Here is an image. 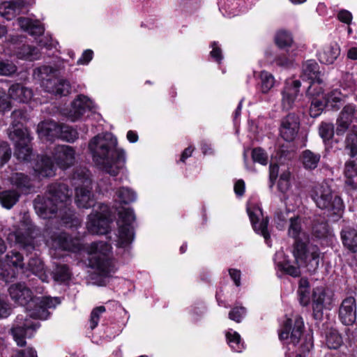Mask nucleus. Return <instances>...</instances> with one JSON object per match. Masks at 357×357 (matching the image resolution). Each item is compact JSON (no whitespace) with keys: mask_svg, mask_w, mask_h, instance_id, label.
I'll return each instance as SVG.
<instances>
[{"mask_svg":"<svg viewBox=\"0 0 357 357\" xmlns=\"http://www.w3.org/2000/svg\"><path fill=\"white\" fill-rule=\"evenodd\" d=\"M93 162L111 176H116L126 162V151L118 146L117 138L110 132L98 134L89 142Z\"/></svg>","mask_w":357,"mask_h":357,"instance_id":"f257e3e1","label":"nucleus"},{"mask_svg":"<svg viewBox=\"0 0 357 357\" xmlns=\"http://www.w3.org/2000/svg\"><path fill=\"white\" fill-rule=\"evenodd\" d=\"M52 241V246L56 250L73 252L84 250L88 255V268H109L114 266L112 247L106 242H93L84 248L79 238H72L63 232L54 236Z\"/></svg>","mask_w":357,"mask_h":357,"instance_id":"f03ea898","label":"nucleus"},{"mask_svg":"<svg viewBox=\"0 0 357 357\" xmlns=\"http://www.w3.org/2000/svg\"><path fill=\"white\" fill-rule=\"evenodd\" d=\"M71 192L64 183H54L49 186L47 197L38 196L34 199L36 213L43 219L55 217L57 213L63 223L68 224L71 218L65 217L68 203L70 201Z\"/></svg>","mask_w":357,"mask_h":357,"instance_id":"7ed1b4c3","label":"nucleus"},{"mask_svg":"<svg viewBox=\"0 0 357 357\" xmlns=\"http://www.w3.org/2000/svg\"><path fill=\"white\" fill-rule=\"evenodd\" d=\"M281 341L286 340L289 352L285 357H307L314 347L311 334H304V322L301 317H297L293 321L287 319L278 333Z\"/></svg>","mask_w":357,"mask_h":357,"instance_id":"20e7f679","label":"nucleus"},{"mask_svg":"<svg viewBox=\"0 0 357 357\" xmlns=\"http://www.w3.org/2000/svg\"><path fill=\"white\" fill-rule=\"evenodd\" d=\"M288 234L295 239L294 255L298 266H323V259L317 246L307 244V236L302 229L301 218L293 215L289 222Z\"/></svg>","mask_w":357,"mask_h":357,"instance_id":"39448f33","label":"nucleus"},{"mask_svg":"<svg viewBox=\"0 0 357 357\" xmlns=\"http://www.w3.org/2000/svg\"><path fill=\"white\" fill-rule=\"evenodd\" d=\"M13 130L9 133V138L14 142L15 155L22 160H29L31 155V137L27 129L17 127L26 118V113L22 109L15 110L12 114Z\"/></svg>","mask_w":357,"mask_h":357,"instance_id":"423d86ee","label":"nucleus"},{"mask_svg":"<svg viewBox=\"0 0 357 357\" xmlns=\"http://www.w3.org/2000/svg\"><path fill=\"white\" fill-rule=\"evenodd\" d=\"M310 196L319 208L326 210L331 215L337 218L342 216L344 208L343 202L338 195L333 192L327 183H322L314 186Z\"/></svg>","mask_w":357,"mask_h":357,"instance_id":"0eeeda50","label":"nucleus"},{"mask_svg":"<svg viewBox=\"0 0 357 357\" xmlns=\"http://www.w3.org/2000/svg\"><path fill=\"white\" fill-rule=\"evenodd\" d=\"M73 185L75 188V202L78 207L89 208L96 205V200L91 191L92 181L88 170H77L73 176Z\"/></svg>","mask_w":357,"mask_h":357,"instance_id":"6e6552de","label":"nucleus"},{"mask_svg":"<svg viewBox=\"0 0 357 357\" xmlns=\"http://www.w3.org/2000/svg\"><path fill=\"white\" fill-rule=\"evenodd\" d=\"M35 227L29 218L24 215L19 224L14 225L8 234L7 239L10 243L23 248L33 247Z\"/></svg>","mask_w":357,"mask_h":357,"instance_id":"1a4fd4ad","label":"nucleus"},{"mask_svg":"<svg viewBox=\"0 0 357 357\" xmlns=\"http://www.w3.org/2000/svg\"><path fill=\"white\" fill-rule=\"evenodd\" d=\"M119 234L117 246L120 248L128 247L134 239V230L132 223L135 216L132 209L123 208L119 212Z\"/></svg>","mask_w":357,"mask_h":357,"instance_id":"9d476101","label":"nucleus"},{"mask_svg":"<svg viewBox=\"0 0 357 357\" xmlns=\"http://www.w3.org/2000/svg\"><path fill=\"white\" fill-rule=\"evenodd\" d=\"M346 149L349 151V159L344 167L345 183L351 189L357 188V137L351 135L346 139Z\"/></svg>","mask_w":357,"mask_h":357,"instance_id":"9b49d317","label":"nucleus"},{"mask_svg":"<svg viewBox=\"0 0 357 357\" xmlns=\"http://www.w3.org/2000/svg\"><path fill=\"white\" fill-rule=\"evenodd\" d=\"M100 211L89 215L86 227L93 234H105L107 233L111 222L108 206L103 204H98Z\"/></svg>","mask_w":357,"mask_h":357,"instance_id":"f8f14e48","label":"nucleus"},{"mask_svg":"<svg viewBox=\"0 0 357 357\" xmlns=\"http://www.w3.org/2000/svg\"><path fill=\"white\" fill-rule=\"evenodd\" d=\"M60 303L59 297L37 296L35 298L33 305H29L26 310L33 319H47L50 314L48 309L55 308Z\"/></svg>","mask_w":357,"mask_h":357,"instance_id":"ddd939ff","label":"nucleus"},{"mask_svg":"<svg viewBox=\"0 0 357 357\" xmlns=\"http://www.w3.org/2000/svg\"><path fill=\"white\" fill-rule=\"evenodd\" d=\"M247 211L254 230L261 234L269 245L270 234L267 229L268 220L264 217L261 208L259 206L249 204Z\"/></svg>","mask_w":357,"mask_h":357,"instance_id":"4468645a","label":"nucleus"},{"mask_svg":"<svg viewBox=\"0 0 357 357\" xmlns=\"http://www.w3.org/2000/svg\"><path fill=\"white\" fill-rule=\"evenodd\" d=\"M332 298L328 291L324 287L313 288L312 292V317L317 321H321L324 316V309L331 303Z\"/></svg>","mask_w":357,"mask_h":357,"instance_id":"2eb2a0df","label":"nucleus"},{"mask_svg":"<svg viewBox=\"0 0 357 357\" xmlns=\"http://www.w3.org/2000/svg\"><path fill=\"white\" fill-rule=\"evenodd\" d=\"M8 292L11 299L17 304L28 309L33 305L37 296L33 294L32 290L24 283H16L8 288Z\"/></svg>","mask_w":357,"mask_h":357,"instance_id":"dca6fc26","label":"nucleus"},{"mask_svg":"<svg viewBox=\"0 0 357 357\" xmlns=\"http://www.w3.org/2000/svg\"><path fill=\"white\" fill-rule=\"evenodd\" d=\"M330 325L328 321L322 323L321 326L319 323H316L320 335L324 336V342L327 348L336 350L344 344L343 337L337 329Z\"/></svg>","mask_w":357,"mask_h":357,"instance_id":"f3484780","label":"nucleus"},{"mask_svg":"<svg viewBox=\"0 0 357 357\" xmlns=\"http://www.w3.org/2000/svg\"><path fill=\"white\" fill-rule=\"evenodd\" d=\"M300 121L298 116L290 113L281 120L280 126V135L287 142L294 141L299 130Z\"/></svg>","mask_w":357,"mask_h":357,"instance_id":"a211bd4d","label":"nucleus"},{"mask_svg":"<svg viewBox=\"0 0 357 357\" xmlns=\"http://www.w3.org/2000/svg\"><path fill=\"white\" fill-rule=\"evenodd\" d=\"M96 107L93 100L84 95H79L73 101L71 107L66 114L71 121H75L81 118L86 111L92 110Z\"/></svg>","mask_w":357,"mask_h":357,"instance_id":"6ab92c4d","label":"nucleus"},{"mask_svg":"<svg viewBox=\"0 0 357 357\" xmlns=\"http://www.w3.org/2000/svg\"><path fill=\"white\" fill-rule=\"evenodd\" d=\"M301 86L299 80L288 79L286 81L284 87L281 92V106L284 110H289L294 107Z\"/></svg>","mask_w":357,"mask_h":357,"instance_id":"aec40b11","label":"nucleus"},{"mask_svg":"<svg viewBox=\"0 0 357 357\" xmlns=\"http://www.w3.org/2000/svg\"><path fill=\"white\" fill-rule=\"evenodd\" d=\"M53 158L57 166L66 169L74 164L75 151L70 146L59 145L54 148Z\"/></svg>","mask_w":357,"mask_h":357,"instance_id":"412c9836","label":"nucleus"},{"mask_svg":"<svg viewBox=\"0 0 357 357\" xmlns=\"http://www.w3.org/2000/svg\"><path fill=\"white\" fill-rule=\"evenodd\" d=\"M339 319L345 326L352 325L356 319V303L353 296L344 298L339 308Z\"/></svg>","mask_w":357,"mask_h":357,"instance_id":"4be33fe9","label":"nucleus"},{"mask_svg":"<svg viewBox=\"0 0 357 357\" xmlns=\"http://www.w3.org/2000/svg\"><path fill=\"white\" fill-rule=\"evenodd\" d=\"M306 94L311 98L310 114L312 117L315 118L320 115L324 109L327 107L326 100L322 98L323 90L321 87L315 88L314 86L310 85Z\"/></svg>","mask_w":357,"mask_h":357,"instance_id":"5701e85b","label":"nucleus"},{"mask_svg":"<svg viewBox=\"0 0 357 357\" xmlns=\"http://www.w3.org/2000/svg\"><path fill=\"white\" fill-rule=\"evenodd\" d=\"M356 112L357 107L353 104H348L343 107L336 122L337 135H342L347 130Z\"/></svg>","mask_w":357,"mask_h":357,"instance_id":"b1692460","label":"nucleus"},{"mask_svg":"<svg viewBox=\"0 0 357 357\" xmlns=\"http://www.w3.org/2000/svg\"><path fill=\"white\" fill-rule=\"evenodd\" d=\"M37 328L36 324L26 321L20 325L13 326L11 334L19 347H24L26 344V338L30 337L29 333L36 331Z\"/></svg>","mask_w":357,"mask_h":357,"instance_id":"393cba45","label":"nucleus"},{"mask_svg":"<svg viewBox=\"0 0 357 357\" xmlns=\"http://www.w3.org/2000/svg\"><path fill=\"white\" fill-rule=\"evenodd\" d=\"M301 77L303 79L310 80L312 82L311 85L315 88L319 87L315 85V83L320 84L322 82L319 66L314 60H308L303 64Z\"/></svg>","mask_w":357,"mask_h":357,"instance_id":"a878e982","label":"nucleus"},{"mask_svg":"<svg viewBox=\"0 0 357 357\" xmlns=\"http://www.w3.org/2000/svg\"><path fill=\"white\" fill-rule=\"evenodd\" d=\"M33 168L36 176L39 178L51 177L55 174L56 169L54 164L50 158L45 155L38 158Z\"/></svg>","mask_w":357,"mask_h":357,"instance_id":"bb28decb","label":"nucleus"},{"mask_svg":"<svg viewBox=\"0 0 357 357\" xmlns=\"http://www.w3.org/2000/svg\"><path fill=\"white\" fill-rule=\"evenodd\" d=\"M61 124H58L54 121L47 120L41 122L38 126V132L41 139L53 140L58 138Z\"/></svg>","mask_w":357,"mask_h":357,"instance_id":"cd10ccee","label":"nucleus"},{"mask_svg":"<svg viewBox=\"0 0 357 357\" xmlns=\"http://www.w3.org/2000/svg\"><path fill=\"white\" fill-rule=\"evenodd\" d=\"M343 246L351 252L357 251V230L351 226H344L340 231Z\"/></svg>","mask_w":357,"mask_h":357,"instance_id":"c85d7f7f","label":"nucleus"},{"mask_svg":"<svg viewBox=\"0 0 357 357\" xmlns=\"http://www.w3.org/2000/svg\"><path fill=\"white\" fill-rule=\"evenodd\" d=\"M340 54V48L337 43H331L324 46L319 52L318 57L321 63L332 64Z\"/></svg>","mask_w":357,"mask_h":357,"instance_id":"c756f323","label":"nucleus"},{"mask_svg":"<svg viewBox=\"0 0 357 357\" xmlns=\"http://www.w3.org/2000/svg\"><path fill=\"white\" fill-rule=\"evenodd\" d=\"M45 89L51 93L66 96L70 91V84L66 79H54V80L47 82Z\"/></svg>","mask_w":357,"mask_h":357,"instance_id":"7c9ffc66","label":"nucleus"},{"mask_svg":"<svg viewBox=\"0 0 357 357\" xmlns=\"http://www.w3.org/2000/svg\"><path fill=\"white\" fill-rule=\"evenodd\" d=\"M8 94L10 98L20 102H27L33 96L31 89L20 84H13L8 89Z\"/></svg>","mask_w":357,"mask_h":357,"instance_id":"2f4dec72","label":"nucleus"},{"mask_svg":"<svg viewBox=\"0 0 357 357\" xmlns=\"http://www.w3.org/2000/svg\"><path fill=\"white\" fill-rule=\"evenodd\" d=\"M22 6V2L20 0L2 2L0 4V15L10 20L20 13Z\"/></svg>","mask_w":357,"mask_h":357,"instance_id":"473e14b6","label":"nucleus"},{"mask_svg":"<svg viewBox=\"0 0 357 357\" xmlns=\"http://www.w3.org/2000/svg\"><path fill=\"white\" fill-rule=\"evenodd\" d=\"M18 26L31 36H40L44 32V26L38 20L20 17L17 19Z\"/></svg>","mask_w":357,"mask_h":357,"instance_id":"72a5a7b5","label":"nucleus"},{"mask_svg":"<svg viewBox=\"0 0 357 357\" xmlns=\"http://www.w3.org/2000/svg\"><path fill=\"white\" fill-rule=\"evenodd\" d=\"M117 269H93L89 275V280L98 286H106Z\"/></svg>","mask_w":357,"mask_h":357,"instance_id":"f704fd0d","label":"nucleus"},{"mask_svg":"<svg viewBox=\"0 0 357 357\" xmlns=\"http://www.w3.org/2000/svg\"><path fill=\"white\" fill-rule=\"evenodd\" d=\"M8 179L13 185L15 186L22 192L27 193L33 187L31 179L22 173H13Z\"/></svg>","mask_w":357,"mask_h":357,"instance_id":"c9c22d12","label":"nucleus"},{"mask_svg":"<svg viewBox=\"0 0 357 357\" xmlns=\"http://www.w3.org/2000/svg\"><path fill=\"white\" fill-rule=\"evenodd\" d=\"M347 96V93H342L339 89H335L331 90L327 94L322 95V98L326 100L327 107L338 109Z\"/></svg>","mask_w":357,"mask_h":357,"instance_id":"e433bc0d","label":"nucleus"},{"mask_svg":"<svg viewBox=\"0 0 357 357\" xmlns=\"http://www.w3.org/2000/svg\"><path fill=\"white\" fill-rule=\"evenodd\" d=\"M321 159L318 153L310 150H305L300 155V160L303 167L307 170H312L317 167Z\"/></svg>","mask_w":357,"mask_h":357,"instance_id":"4c0bfd02","label":"nucleus"},{"mask_svg":"<svg viewBox=\"0 0 357 357\" xmlns=\"http://www.w3.org/2000/svg\"><path fill=\"white\" fill-rule=\"evenodd\" d=\"M57 70L50 66H41L36 68L33 71V77L36 79L42 82V86L45 88V85L47 81L54 80V77L56 75Z\"/></svg>","mask_w":357,"mask_h":357,"instance_id":"58836bf2","label":"nucleus"},{"mask_svg":"<svg viewBox=\"0 0 357 357\" xmlns=\"http://www.w3.org/2000/svg\"><path fill=\"white\" fill-rule=\"evenodd\" d=\"M116 200L120 203L128 204L135 202L137 199L135 192L128 187H121L115 192Z\"/></svg>","mask_w":357,"mask_h":357,"instance_id":"ea45409f","label":"nucleus"},{"mask_svg":"<svg viewBox=\"0 0 357 357\" xmlns=\"http://www.w3.org/2000/svg\"><path fill=\"white\" fill-rule=\"evenodd\" d=\"M259 79L260 91L264 94L268 93L275 86V79L274 76L266 70H262L259 73Z\"/></svg>","mask_w":357,"mask_h":357,"instance_id":"a19ab883","label":"nucleus"},{"mask_svg":"<svg viewBox=\"0 0 357 357\" xmlns=\"http://www.w3.org/2000/svg\"><path fill=\"white\" fill-rule=\"evenodd\" d=\"M39 50L30 45H23L16 53V56L20 59L33 61L40 58Z\"/></svg>","mask_w":357,"mask_h":357,"instance_id":"79ce46f5","label":"nucleus"},{"mask_svg":"<svg viewBox=\"0 0 357 357\" xmlns=\"http://www.w3.org/2000/svg\"><path fill=\"white\" fill-rule=\"evenodd\" d=\"M20 195L15 190H3L0 192V203L3 207L10 209L18 201Z\"/></svg>","mask_w":357,"mask_h":357,"instance_id":"37998d69","label":"nucleus"},{"mask_svg":"<svg viewBox=\"0 0 357 357\" xmlns=\"http://www.w3.org/2000/svg\"><path fill=\"white\" fill-rule=\"evenodd\" d=\"M291 212L287 208L278 210L275 213L274 223L276 227L280 229H284L292 218Z\"/></svg>","mask_w":357,"mask_h":357,"instance_id":"c03bdc74","label":"nucleus"},{"mask_svg":"<svg viewBox=\"0 0 357 357\" xmlns=\"http://www.w3.org/2000/svg\"><path fill=\"white\" fill-rule=\"evenodd\" d=\"M71 269H53L51 273L55 282L59 284L68 285L73 278Z\"/></svg>","mask_w":357,"mask_h":357,"instance_id":"a18cd8bd","label":"nucleus"},{"mask_svg":"<svg viewBox=\"0 0 357 357\" xmlns=\"http://www.w3.org/2000/svg\"><path fill=\"white\" fill-rule=\"evenodd\" d=\"M58 138L68 142H73L78 138V133L73 128L66 125H61Z\"/></svg>","mask_w":357,"mask_h":357,"instance_id":"49530a36","label":"nucleus"},{"mask_svg":"<svg viewBox=\"0 0 357 357\" xmlns=\"http://www.w3.org/2000/svg\"><path fill=\"white\" fill-rule=\"evenodd\" d=\"M275 43L280 48L291 47L293 43L292 36L286 31H278L275 36Z\"/></svg>","mask_w":357,"mask_h":357,"instance_id":"de8ad7c7","label":"nucleus"},{"mask_svg":"<svg viewBox=\"0 0 357 357\" xmlns=\"http://www.w3.org/2000/svg\"><path fill=\"white\" fill-rule=\"evenodd\" d=\"M5 263L8 266L23 268V257L18 252H10L6 255Z\"/></svg>","mask_w":357,"mask_h":357,"instance_id":"09e8293b","label":"nucleus"},{"mask_svg":"<svg viewBox=\"0 0 357 357\" xmlns=\"http://www.w3.org/2000/svg\"><path fill=\"white\" fill-rule=\"evenodd\" d=\"M290 178L291 173L288 169H285L280 173L278 188L281 192L286 193L289 190L291 185Z\"/></svg>","mask_w":357,"mask_h":357,"instance_id":"8fccbe9b","label":"nucleus"},{"mask_svg":"<svg viewBox=\"0 0 357 357\" xmlns=\"http://www.w3.org/2000/svg\"><path fill=\"white\" fill-rule=\"evenodd\" d=\"M227 344L236 351H241L242 343L241 335L236 331L233 333L227 332L226 333Z\"/></svg>","mask_w":357,"mask_h":357,"instance_id":"3c124183","label":"nucleus"},{"mask_svg":"<svg viewBox=\"0 0 357 357\" xmlns=\"http://www.w3.org/2000/svg\"><path fill=\"white\" fill-rule=\"evenodd\" d=\"M313 235L318 238H325L331 236V231L326 222L316 224L312 228Z\"/></svg>","mask_w":357,"mask_h":357,"instance_id":"603ef678","label":"nucleus"},{"mask_svg":"<svg viewBox=\"0 0 357 357\" xmlns=\"http://www.w3.org/2000/svg\"><path fill=\"white\" fill-rule=\"evenodd\" d=\"M340 86L344 91H347V94L354 92L356 84L353 75L348 73L344 74L340 81Z\"/></svg>","mask_w":357,"mask_h":357,"instance_id":"864d4df0","label":"nucleus"},{"mask_svg":"<svg viewBox=\"0 0 357 357\" xmlns=\"http://www.w3.org/2000/svg\"><path fill=\"white\" fill-rule=\"evenodd\" d=\"M17 70V66L12 61H0V76H11Z\"/></svg>","mask_w":357,"mask_h":357,"instance_id":"5fc2aeb1","label":"nucleus"},{"mask_svg":"<svg viewBox=\"0 0 357 357\" xmlns=\"http://www.w3.org/2000/svg\"><path fill=\"white\" fill-rule=\"evenodd\" d=\"M105 311L106 308L103 305H100L93 309L90 315V328L92 330L98 326L100 315Z\"/></svg>","mask_w":357,"mask_h":357,"instance_id":"6e6d98bb","label":"nucleus"},{"mask_svg":"<svg viewBox=\"0 0 357 357\" xmlns=\"http://www.w3.org/2000/svg\"><path fill=\"white\" fill-rule=\"evenodd\" d=\"M319 133L324 141L331 139L334 134L333 125L328 123H322L319 126Z\"/></svg>","mask_w":357,"mask_h":357,"instance_id":"4d7b16f0","label":"nucleus"},{"mask_svg":"<svg viewBox=\"0 0 357 357\" xmlns=\"http://www.w3.org/2000/svg\"><path fill=\"white\" fill-rule=\"evenodd\" d=\"M246 314V309L244 307H234L229 312V318L236 323L241 322Z\"/></svg>","mask_w":357,"mask_h":357,"instance_id":"13d9d810","label":"nucleus"},{"mask_svg":"<svg viewBox=\"0 0 357 357\" xmlns=\"http://www.w3.org/2000/svg\"><path fill=\"white\" fill-rule=\"evenodd\" d=\"M19 269H0V280L6 283L13 282L17 276Z\"/></svg>","mask_w":357,"mask_h":357,"instance_id":"bf43d9fd","label":"nucleus"},{"mask_svg":"<svg viewBox=\"0 0 357 357\" xmlns=\"http://www.w3.org/2000/svg\"><path fill=\"white\" fill-rule=\"evenodd\" d=\"M252 158L254 162L266 165L268 162V155L261 148L254 149L252 151Z\"/></svg>","mask_w":357,"mask_h":357,"instance_id":"052dcab7","label":"nucleus"},{"mask_svg":"<svg viewBox=\"0 0 357 357\" xmlns=\"http://www.w3.org/2000/svg\"><path fill=\"white\" fill-rule=\"evenodd\" d=\"M11 150L7 142L0 144V165L6 163L10 158Z\"/></svg>","mask_w":357,"mask_h":357,"instance_id":"680f3d73","label":"nucleus"},{"mask_svg":"<svg viewBox=\"0 0 357 357\" xmlns=\"http://www.w3.org/2000/svg\"><path fill=\"white\" fill-rule=\"evenodd\" d=\"M297 294L300 305L303 307H307L312 299V296L310 297V289H298Z\"/></svg>","mask_w":357,"mask_h":357,"instance_id":"e2e57ef3","label":"nucleus"},{"mask_svg":"<svg viewBox=\"0 0 357 357\" xmlns=\"http://www.w3.org/2000/svg\"><path fill=\"white\" fill-rule=\"evenodd\" d=\"M337 20L347 25L351 24L353 20V15L352 13L346 9H340L337 13Z\"/></svg>","mask_w":357,"mask_h":357,"instance_id":"0e129e2a","label":"nucleus"},{"mask_svg":"<svg viewBox=\"0 0 357 357\" xmlns=\"http://www.w3.org/2000/svg\"><path fill=\"white\" fill-rule=\"evenodd\" d=\"M10 109V101L7 98L5 91L0 89V112H5Z\"/></svg>","mask_w":357,"mask_h":357,"instance_id":"69168bd1","label":"nucleus"},{"mask_svg":"<svg viewBox=\"0 0 357 357\" xmlns=\"http://www.w3.org/2000/svg\"><path fill=\"white\" fill-rule=\"evenodd\" d=\"M9 303L0 296V319L8 317L11 313Z\"/></svg>","mask_w":357,"mask_h":357,"instance_id":"338daca9","label":"nucleus"},{"mask_svg":"<svg viewBox=\"0 0 357 357\" xmlns=\"http://www.w3.org/2000/svg\"><path fill=\"white\" fill-rule=\"evenodd\" d=\"M11 357H38L35 349L28 348L26 349L18 350L15 354Z\"/></svg>","mask_w":357,"mask_h":357,"instance_id":"774afa93","label":"nucleus"}]
</instances>
